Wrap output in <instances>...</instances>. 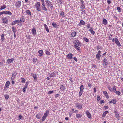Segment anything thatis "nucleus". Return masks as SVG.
I'll return each instance as SVG.
<instances>
[{
    "instance_id": "obj_1",
    "label": "nucleus",
    "mask_w": 123,
    "mask_h": 123,
    "mask_svg": "<svg viewBox=\"0 0 123 123\" xmlns=\"http://www.w3.org/2000/svg\"><path fill=\"white\" fill-rule=\"evenodd\" d=\"M41 3L40 2H37L35 4L34 6L36 8V10L38 11H40L41 10Z\"/></svg>"
},
{
    "instance_id": "obj_2",
    "label": "nucleus",
    "mask_w": 123,
    "mask_h": 123,
    "mask_svg": "<svg viewBox=\"0 0 123 123\" xmlns=\"http://www.w3.org/2000/svg\"><path fill=\"white\" fill-rule=\"evenodd\" d=\"M114 113L115 116L117 119L118 120L120 119V117L118 113L117 112V109H115L114 110Z\"/></svg>"
},
{
    "instance_id": "obj_3",
    "label": "nucleus",
    "mask_w": 123,
    "mask_h": 123,
    "mask_svg": "<svg viewBox=\"0 0 123 123\" xmlns=\"http://www.w3.org/2000/svg\"><path fill=\"white\" fill-rule=\"evenodd\" d=\"M75 44V45L80 46H81V44L80 42L78 40H74L73 42Z\"/></svg>"
},
{
    "instance_id": "obj_4",
    "label": "nucleus",
    "mask_w": 123,
    "mask_h": 123,
    "mask_svg": "<svg viewBox=\"0 0 123 123\" xmlns=\"http://www.w3.org/2000/svg\"><path fill=\"white\" fill-rule=\"evenodd\" d=\"M21 5V3L20 1H17L15 5L17 8H18L20 7Z\"/></svg>"
},
{
    "instance_id": "obj_5",
    "label": "nucleus",
    "mask_w": 123,
    "mask_h": 123,
    "mask_svg": "<svg viewBox=\"0 0 123 123\" xmlns=\"http://www.w3.org/2000/svg\"><path fill=\"white\" fill-rule=\"evenodd\" d=\"M103 62L104 68H106L107 67V65L108 64L106 58H105L103 60Z\"/></svg>"
},
{
    "instance_id": "obj_6",
    "label": "nucleus",
    "mask_w": 123,
    "mask_h": 123,
    "mask_svg": "<svg viewBox=\"0 0 123 123\" xmlns=\"http://www.w3.org/2000/svg\"><path fill=\"white\" fill-rule=\"evenodd\" d=\"M73 54L72 53H69L66 55V58L68 59H71L73 58Z\"/></svg>"
},
{
    "instance_id": "obj_7",
    "label": "nucleus",
    "mask_w": 123,
    "mask_h": 123,
    "mask_svg": "<svg viewBox=\"0 0 123 123\" xmlns=\"http://www.w3.org/2000/svg\"><path fill=\"white\" fill-rule=\"evenodd\" d=\"M85 113L86 114V115L87 117L91 119L92 118L91 115L88 111L87 110L86 111Z\"/></svg>"
},
{
    "instance_id": "obj_8",
    "label": "nucleus",
    "mask_w": 123,
    "mask_h": 123,
    "mask_svg": "<svg viewBox=\"0 0 123 123\" xmlns=\"http://www.w3.org/2000/svg\"><path fill=\"white\" fill-rule=\"evenodd\" d=\"M115 42L116 44L117 45V46H118L119 47H120L121 45L118 39L117 38H115Z\"/></svg>"
},
{
    "instance_id": "obj_9",
    "label": "nucleus",
    "mask_w": 123,
    "mask_h": 123,
    "mask_svg": "<svg viewBox=\"0 0 123 123\" xmlns=\"http://www.w3.org/2000/svg\"><path fill=\"white\" fill-rule=\"evenodd\" d=\"M45 2L47 5L48 7H49L50 6H51V7L53 6L52 4H51V2L49 0H46L45 1Z\"/></svg>"
},
{
    "instance_id": "obj_10",
    "label": "nucleus",
    "mask_w": 123,
    "mask_h": 123,
    "mask_svg": "<svg viewBox=\"0 0 123 123\" xmlns=\"http://www.w3.org/2000/svg\"><path fill=\"white\" fill-rule=\"evenodd\" d=\"M31 75L33 77L34 80H37V77L36 74H31Z\"/></svg>"
},
{
    "instance_id": "obj_11",
    "label": "nucleus",
    "mask_w": 123,
    "mask_h": 123,
    "mask_svg": "<svg viewBox=\"0 0 123 123\" xmlns=\"http://www.w3.org/2000/svg\"><path fill=\"white\" fill-rule=\"evenodd\" d=\"M2 21L4 23L7 24L8 23V19L6 17H4L3 18Z\"/></svg>"
},
{
    "instance_id": "obj_12",
    "label": "nucleus",
    "mask_w": 123,
    "mask_h": 123,
    "mask_svg": "<svg viewBox=\"0 0 123 123\" xmlns=\"http://www.w3.org/2000/svg\"><path fill=\"white\" fill-rule=\"evenodd\" d=\"M19 22L21 24V25L20 26H21V25L25 21V18L24 16H23L21 17V18L20 20H19Z\"/></svg>"
},
{
    "instance_id": "obj_13",
    "label": "nucleus",
    "mask_w": 123,
    "mask_h": 123,
    "mask_svg": "<svg viewBox=\"0 0 123 123\" xmlns=\"http://www.w3.org/2000/svg\"><path fill=\"white\" fill-rule=\"evenodd\" d=\"M85 22L83 20H81L80 21V23L78 24L79 26H80L85 24Z\"/></svg>"
},
{
    "instance_id": "obj_14",
    "label": "nucleus",
    "mask_w": 123,
    "mask_h": 123,
    "mask_svg": "<svg viewBox=\"0 0 123 123\" xmlns=\"http://www.w3.org/2000/svg\"><path fill=\"white\" fill-rule=\"evenodd\" d=\"M76 107L78 109H81L82 107V106L79 103H77L76 105Z\"/></svg>"
},
{
    "instance_id": "obj_15",
    "label": "nucleus",
    "mask_w": 123,
    "mask_h": 123,
    "mask_svg": "<svg viewBox=\"0 0 123 123\" xmlns=\"http://www.w3.org/2000/svg\"><path fill=\"white\" fill-rule=\"evenodd\" d=\"M14 60V59L13 58H12V59H8L7 61V63L8 64H9L10 63L12 62Z\"/></svg>"
},
{
    "instance_id": "obj_16",
    "label": "nucleus",
    "mask_w": 123,
    "mask_h": 123,
    "mask_svg": "<svg viewBox=\"0 0 123 123\" xmlns=\"http://www.w3.org/2000/svg\"><path fill=\"white\" fill-rule=\"evenodd\" d=\"M31 32L33 35H36L37 34V32L36 29L34 27H33L31 30Z\"/></svg>"
},
{
    "instance_id": "obj_17",
    "label": "nucleus",
    "mask_w": 123,
    "mask_h": 123,
    "mask_svg": "<svg viewBox=\"0 0 123 123\" xmlns=\"http://www.w3.org/2000/svg\"><path fill=\"white\" fill-rule=\"evenodd\" d=\"M1 43H3L5 40V34H2L1 35Z\"/></svg>"
},
{
    "instance_id": "obj_18",
    "label": "nucleus",
    "mask_w": 123,
    "mask_h": 123,
    "mask_svg": "<svg viewBox=\"0 0 123 123\" xmlns=\"http://www.w3.org/2000/svg\"><path fill=\"white\" fill-rule=\"evenodd\" d=\"M17 74V73H14L12 74L11 78V80H14V79L16 75Z\"/></svg>"
},
{
    "instance_id": "obj_19",
    "label": "nucleus",
    "mask_w": 123,
    "mask_h": 123,
    "mask_svg": "<svg viewBox=\"0 0 123 123\" xmlns=\"http://www.w3.org/2000/svg\"><path fill=\"white\" fill-rule=\"evenodd\" d=\"M19 22V20H16L14 21H13L11 24L12 25H14L18 23Z\"/></svg>"
},
{
    "instance_id": "obj_20",
    "label": "nucleus",
    "mask_w": 123,
    "mask_h": 123,
    "mask_svg": "<svg viewBox=\"0 0 123 123\" xmlns=\"http://www.w3.org/2000/svg\"><path fill=\"white\" fill-rule=\"evenodd\" d=\"M48 75L49 77H55V73H54V72L50 73H49Z\"/></svg>"
},
{
    "instance_id": "obj_21",
    "label": "nucleus",
    "mask_w": 123,
    "mask_h": 123,
    "mask_svg": "<svg viewBox=\"0 0 123 123\" xmlns=\"http://www.w3.org/2000/svg\"><path fill=\"white\" fill-rule=\"evenodd\" d=\"M38 53L39 54V55H38L39 56H42L43 53V50H39L38 51Z\"/></svg>"
},
{
    "instance_id": "obj_22",
    "label": "nucleus",
    "mask_w": 123,
    "mask_h": 123,
    "mask_svg": "<svg viewBox=\"0 0 123 123\" xmlns=\"http://www.w3.org/2000/svg\"><path fill=\"white\" fill-rule=\"evenodd\" d=\"M76 35V33L75 31L71 33V36L72 37H75Z\"/></svg>"
},
{
    "instance_id": "obj_23",
    "label": "nucleus",
    "mask_w": 123,
    "mask_h": 123,
    "mask_svg": "<svg viewBox=\"0 0 123 123\" xmlns=\"http://www.w3.org/2000/svg\"><path fill=\"white\" fill-rule=\"evenodd\" d=\"M117 102V101L115 99H113L111 101H110L109 102V103H113L114 104H115Z\"/></svg>"
},
{
    "instance_id": "obj_24",
    "label": "nucleus",
    "mask_w": 123,
    "mask_h": 123,
    "mask_svg": "<svg viewBox=\"0 0 123 123\" xmlns=\"http://www.w3.org/2000/svg\"><path fill=\"white\" fill-rule=\"evenodd\" d=\"M42 116L41 114L40 113H38L36 115V117L37 118L40 119Z\"/></svg>"
},
{
    "instance_id": "obj_25",
    "label": "nucleus",
    "mask_w": 123,
    "mask_h": 123,
    "mask_svg": "<svg viewBox=\"0 0 123 123\" xmlns=\"http://www.w3.org/2000/svg\"><path fill=\"white\" fill-rule=\"evenodd\" d=\"M103 92L106 98H109V96L108 95V93L107 92L105 91H103Z\"/></svg>"
},
{
    "instance_id": "obj_26",
    "label": "nucleus",
    "mask_w": 123,
    "mask_h": 123,
    "mask_svg": "<svg viewBox=\"0 0 123 123\" xmlns=\"http://www.w3.org/2000/svg\"><path fill=\"white\" fill-rule=\"evenodd\" d=\"M103 23L104 25H106L107 23V20L106 19L103 18Z\"/></svg>"
},
{
    "instance_id": "obj_27",
    "label": "nucleus",
    "mask_w": 123,
    "mask_h": 123,
    "mask_svg": "<svg viewBox=\"0 0 123 123\" xmlns=\"http://www.w3.org/2000/svg\"><path fill=\"white\" fill-rule=\"evenodd\" d=\"M109 113V111H107L104 112L103 114L102 117H105L106 116V115Z\"/></svg>"
},
{
    "instance_id": "obj_28",
    "label": "nucleus",
    "mask_w": 123,
    "mask_h": 123,
    "mask_svg": "<svg viewBox=\"0 0 123 123\" xmlns=\"http://www.w3.org/2000/svg\"><path fill=\"white\" fill-rule=\"evenodd\" d=\"M44 26L45 28V30L47 31V32H49V30L47 26V25L45 24H44Z\"/></svg>"
},
{
    "instance_id": "obj_29",
    "label": "nucleus",
    "mask_w": 123,
    "mask_h": 123,
    "mask_svg": "<svg viewBox=\"0 0 123 123\" xmlns=\"http://www.w3.org/2000/svg\"><path fill=\"white\" fill-rule=\"evenodd\" d=\"M10 84V82L9 81H7L5 84V88H6Z\"/></svg>"
},
{
    "instance_id": "obj_30",
    "label": "nucleus",
    "mask_w": 123,
    "mask_h": 123,
    "mask_svg": "<svg viewBox=\"0 0 123 123\" xmlns=\"http://www.w3.org/2000/svg\"><path fill=\"white\" fill-rule=\"evenodd\" d=\"M74 47L75 49H76L78 50H79L80 51V50L81 49L78 46L74 45Z\"/></svg>"
},
{
    "instance_id": "obj_31",
    "label": "nucleus",
    "mask_w": 123,
    "mask_h": 123,
    "mask_svg": "<svg viewBox=\"0 0 123 123\" xmlns=\"http://www.w3.org/2000/svg\"><path fill=\"white\" fill-rule=\"evenodd\" d=\"M60 14L63 18L65 16L64 12L63 11L61 12L60 13Z\"/></svg>"
},
{
    "instance_id": "obj_32",
    "label": "nucleus",
    "mask_w": 123,
    "mask_h": 123,
    "mask_svg": "<svg viewBox=\"0 0 123 123\" xmlns=\"http://www.w3.org/2000/svg\"><path fill=\"white\" fill-rule=\"evenodd\" d=\"M49 111L48 110H47L44 113L43 116L46 117L49 114Z\"/></svg>"
},
{
    "instance_id": "obj_33",
    "label": "nucleus",
    "mask_w": 123,
    "mask_h": 123,
    "mask_svg": "<svg viewBox=\"0 0 123 123\" xmlns=\"http://www.w3.org/2000/svg\"><path fill=\"white\" fill-rule=\"evenodd\" d=\"M4 13L5 14L11 15L12 14V13L10 11H4Z\"/></svg>"
},
{
    "instance_id": "obj_34",
    "label": "nucleus",
    "mask_w": 123,
    "mask_h": 123,
    "mask_svg": "<svg viewBox=\"0 0 123 123\" xmlns=\"http://www.w3.org/2000/svg\"><path fill=\"white\" fill-rule=\"evenodd\" d=\"M65 87L63 86V85H62L60 87V89L62 91H64L65 89Z\"/></svg>"
},
{
    "instance_id": "obj_35",
    "label": "nucleus",
    "mask_w": 123,
    "mask_h": 123,
    "mask_svg": "<svg viewBox=\"0 0 123 123\" xmlns=\"http://www.w3.org/2000/svg\"><path fill=\"white\" fill-rule=\"evenodd\" d=\"M6 8V5H4L3 6L1 7L0 8V10H2Z\"/></svg>"
},
{
    "instance_id": "obj_36",
    "label": "nucleus",
    "mask_w": 123,
    "mask_h": 123,
    "mask_svg": "<svg viewBox=\"0 0 123 123\" xmlns=\"http://www.w3.org/2000/svg\"><path fill=\"white\" fill-rule=\"evenodd\" d=\"M26 13L29 15H31V12L29 10H27L26 11Z\"/></svg>"
},
{
    "instance_id": "obj_37",
    "label": "nucleus",
    "mask_w": 123,
    "mask_h": 123,
    "mask_svg": "<svg viewBox=\"0 0 123 123\" xmlns=\"http://www.w3.org/2000/svg\"><path fill=\"white\" fill-rule=\"evenodd\" d=\"M89 30L91 32V33L92 34V35H94L95 33V32L94 31H93L92 28H90V29Z\"/></svg>"
},
{
    "instance_id": "obj_38",
    "label": "nucleus",
    "mask_w": 123,
    "mask_h": 123,
    "mask_svg": "<svg viewBox=\"0 0 123 123\" xmlns=\"http://www.w3.org/2000/svg\"><path fill=\"white\" fill-rule=\"evenodd\" d=\"M82 117L81 115L80 114H76V117L77 118H81Z\"/></svg>"
},
{
    "instance_id": "obj_39",
    "label": "nucleus",
    "mask_w": 123,
    "mask_h": 123,
    "mask_svg": "<svg viewBox=\"0 0 123 123\" xmlns=\"http://www.w3.org/2000/svg\"><path fill=\"white\" fill-rule=\"evenodd\" d=\"M12 31L14 33H15L16 32V31L17 30L16 28L14 27H12Z\"/></svg>"
},
{
    "instance_id": "obj_40",
    "label": "nucleus",
    "mask_w": 123,
    "mask_h": 123,
    "mask_svg": "<svg viewBox=\"0 0 123 123\" xmlns=\"http://www.w3.org/2000/svg\"><path fill=\"white\" fill-rule=\"evenodd\" d=\"M83 40L86 42H88L89 41V40L86 37H84Z\"/></svg>"
},
{
    "instance_id": "obj_41",
    "label": "nucleus",
    "mask_w": 123,
    "mask_h": 123,
    "mask_svg": "<svg viewBox=\"0 0 123 123\" xmlns=\"http://www.w3.org/2000/svg\"><path fill=\"white\" fill-rule=\"evenodd\" d=\"M27 85H26L23 88L22 90L23 92H25L26 89L27 88Z\"/></svg>"
},
{
    "instance_id": "obj_42",
    "label": "nucleus",
    "mask_w": 123,
    "mask_h": 123,
    "mask_svg": "<svg viewBox=\"0 0 123 123\" xmlns=\"http://www.w3.org/2000/svg\"><path fill=\"white\" fill-rule=\"evenodd\" d=\"M100 55H98L97 54L96 55V57L97 59L98 60H99L100 59Z\"/></svg>"
},
{
    "instance_id": "obj_43",
    "label": "nucleus",
    "mask_w": 123,
    "mask_h": 123,
    "mask_svg": "<svg viewBox=\"0 0 123 123\" xmlns=\"http://www.w3.org/2000/svg\"><path fill=\"white\" fill-rule=\"evenodd\" d=\"M80 90L81 91H83V86L82 85H81L80 86Z\"/></svg>"
},
{
    "instance_id": "obj_44",
    "label": "nucleus",
    "mask_w": 123,
    "mask_h": 123,
    "mask_svg": "<svg viewBox=\"0 0 123 123\" xmlns=\"http://www.w3.org/2000/svg\"><path fill=\"white\" fill-rule=\"evenodd\" d=\"M83 92V91H81L80 90L79 92V97H80L81 96Z\"/></svg>"
},
{
    "instance_id": "obj_45",
    "label": "nucleus",
    "mask_w": 123,
    "mask_h": 123,
    "mask_svg": "<svg viewBox=\"0 0 123 123\" xmlns=\"http://www.w3.org/2000/svg\"><path fill=\"white\" fill-rule=\"evenodd\" d=\"M52 25L54 27H56L57 26V24L54 22H53L52 23Z\"/></svg>"
},
{
    "instance_id": "obj_46",
    "label": "nucleus",
    "mask_w": 123,
    "mask_h": 123,
    "mask_svg": "<svg viewBox=\"0 0 123 123\" xmlns=\"http://www.w3.org/2000/svg\"><path fill=\"white\" fill-rule=\"evenodd\" d=\"M117 9L118 11V12H121V8L120 7H117Z\"/></svg>"
},
{
    "instance_id": "obj_47",
    "label": "nucleus",
    "mask_w": 123,
    "mask_h": 123,
    "mask_svg": "<svg viewBox=\"0 0 123 123\" xmlns=\"http://www.w3.org/2000/svg\"><path fill=\"white\" fill-rule=\"evenodd\" d=\"M115 92L117 94L118 96L119 95L121 94L120 92L119 91H116V92Z\"/></svg>"
},
{
    "instance_id": "obj_48",
    "label": "nucleus",
    "mask_w": 123,
    "mask_h": 123,
    "mask_svg": "<svg viewBox=\"0 0 123 123\" xmlns=\"http://www.w3.org/2000/svg\"><path fill=\"white\" fill-rule=\"evenodd\" d=\"M42 10H44L45 11H46L47 10V9L45 6H42Z\"/></svg>"
},
{
    "instance_id": "obj_49",
    "label": "nucleus",
    "mask_w": 123,
    "mask_h": 123,
    "mask_svg": "<svg viewBox=\"0 0 123 123\" xmlns=\"http://www.w3.org/2000/svg\"><path fill=\"white\" fill-rule=\"evenodd\" d=\"M116 86H113L112 87L113 90L114 91V92H116Z\"/></svg>"
},
{
    "instance_id": "obj_50",
    "label": "nucleus",
    "mask_w": 123,
    "mask_h": 123,
    "mask_svg": "<svg viewBox=\"0 0 123 123\" xmlns=\"http://www.w3.org/2000/svg\"><path fill=\"white\" fill-rule=\"evenodd\" d=\"M85 6L84 5V4H82L81 5V6L80 7V8L81 9L85 8Z\"/></svg>"
},
{
    "instance_id": "obj_51",
    "label": "nucleus",
    "mask_w": 123,
    "mask_h": 123,
    "mask_svg": "<svg viewBox=\"0 0 123 123\" xmlns=\"http://www.w3.org/2000/svg\"><path fill=\"white\" fill-rule=\"evenodd\" d=\"M9 96L8 95H5V97L6 99H8L9 98Z\"/></svg>"
},
{
    "instance_id": "obj_52",
    "label": "nucleus",
    "mask_w": 123,
    "mask_h": 123,
    "mask_svg": "<svg viewBox=\"0 0 123 123\" xmlns=\"http://www.w3.org/2000/svg\"><path fill=\"white\" fill-rule=\"evenodd\" d=\"M46 117L44 116H43L42 119L41 120L42 121H43L45 120Z\"/></svg>"
},
{
    "instance_id": "obj_53",
    "label": "nucleus",
    "mask_w": 123,
    "mask_h": 123,
    "mask_svg": "<svg viewBox=\"0 0 123 123\" xmlns=\"http://www.w3.org/2000/svg\"><path fill=\"white\" fill-rule=\"evenodd\" d=\"M21 82L23 83H25V80L23 78H21Z\"/></svg>"
},
{
    "instance_id": "obj_54",
    "label": "nucleus",
    "mask_w": 123,
    "mask_h": 123,
    "mask_svg": "<svg viewBox=\"0 0 123 123\" xmlns=\"http://www.w3.org/2000/svg\"><path fill=\"white\" fill-rule=\"evenodd\" d=\"M86 27L88 29L90 27V24H88L86 25Z\"/></svg>"
},
{
    "instance_id": "obj_55",
    "label": "nucleus",
    "mask_w": 123,
    "mask_h": 123,
    "mask_svg": "<svg viewBox=\"0 0 123 123\" xmlns=\"http://www.w3.org/2000/svg\"><path fill=\"white\" fill-rule=\"evenodd\" d=\"M107 88L111 92L112 91V88L109 86H108L107 87Z\"/></svg>"
},
{
    "instance_id": "obj_56",
    "label": "nucleus",
    "mask_w": 123,
    "mask_h": 123,
    "mask_svg": "<svg viewBox=\"0 0 123 123\" xmlns=\"http://www.w3.org/2000/svg\"><path fill=\"white\" fill-rule=\"evenodd\" d=\"M59 2V3L60 4H62L63 3V0H58Z\"/></svg>"
},
{
    "instance_id": "obj_57",
    "label": "nucleus",
    "mask_w": 123,
    "mask_h": 123,
    "mask_svg": "<svg viewBox=\"0 0 123 123\" xmlns=\"http://www.w3.org/2000/svg\"><path fill=\"white\" fill-rule=\"evenodd\" d=\"M45 52L46 54L47 55H49L50 54V52L48 50H46Z\"/></svg>"
},
{
    "instance_id": "obj_58",
    "label": "nucleus",
    "mask_w": 123,
    "mask_h": 123,
    "mask_svg": "<svg viewBox=\"0 0 123 123\" xmlns=\"http://www.w3.org/2000/svg\"><path fill=\"white\" fill-rule=\"evenodd\" d=\"M54 93L53 91H49L48 92V94H50L53 93Z\"/></svg>"
},
{
    "instance_id": "obj_59",
    "label": "nucleus",
    "mask_w": 123,
    "mask_h": 123,
    "mask_svg": "<svg viewBox=\"0 0 123 123\" xmlns=\"http://www.w3.org/2000/svg\"><path fill=\"white\" fill-rule=\"evenodd\" d=\"M97 99L98 101H99V100L101 98L99 96H98L97 97Z\"/></svg>"
},
{
    "instance_id": "obj_60",
    "label": "nucleus",
    "mask_w": 123,
    "mask_h": 123,
    "mask_svg": "<svg viewBox=\"0 0 123 123\" xmlns=\"http://www.w3.org/2000/svg\"><path fill=\"white\" fill-rule=\"evenodd\" d=\"M60 96V94H57L55 95V98H57L58 97Z\"/></svg>"
},
{
    "instance_id": "obj_61",
    "label": "nucleus",
    "mask_w": 123,
    "mask_h": 123,
    "mask_svg": "<svg viewBox=\"0 0 123 123\" xmlns=\"http://www.w3.org/2000/svg\"><path fill=\"white\" fill-rule=\"evenodd\" d=\"M4 11L0 12V15H1L2 14H5Z\"/></svg>"
},
{
    "instance_id": "obj_62",
    "label": "nucleus",
    "mask_w": 123,
    "mask_h": 123,
    "mask_svg": "<svg viewBox=\"0 0 123 123\" xmlns=\"http://www.w3.org/2000/svg\"><path fill=\"white\" fill-rule=\"evenodd\" d=\"M74 60H75V61L77 62L78 61L76 57H74Z\"/></svg>"
},
{
    "instance_id": "obj_63",
    "label": "nucleus",
    "mask_w": 123,
    "mask_h": 123,
    "mask_svg": "<svg viewBox=\"0 0 123 123\" xmlns=\"http://www.w3.org/2000/svg\"><path fill=\"white\" fill-rule=\"evenodd\" d=\"M105 103V101L104 100H101L100 102V103L102 104L103 103Z\"/></svg>"
},
{
    "instance_id": "obj_64",
    "label": "nucleus",
    "mask_w": 123,
    "mask_h": 123,
    "mask_svg": "<svg viewBox=\"0 0 123 123\" xmlns=\"http://www.w3.org/2000/svg\"><path fill=\"white\" fill-rule=\"evenodd\" d=\"M104 108H105V109H108L109 108V107L107 106H105Z\"/></svg>"
}]
</instances>
